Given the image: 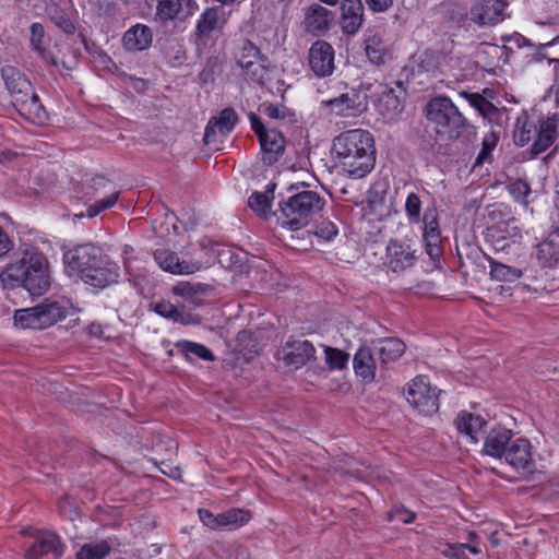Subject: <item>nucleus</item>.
<instances>
[{
    "mask_svg": "<svg viewBox=\"0 0 559 559\" xmlns=\"http://www.w3.org/2000/svg\"><path fill=\"white\" fill-rule=\"evenodd\" d=\"M235 58L248 79L260 84L265 81L266 68L260 49L252 41L239 40Z\"/></svg>",
    "mask_w": 559,
    "mask_h": 559,
    "instance_id": "0eeeda50",
    "label": "nucleus"
},
{
    "mask_svg": "<svg viewBox=\"0 0 559 559\" xmlns=\"http://www.w3.org/2000/svg\"><path fill=\"white\" fill-rule=\"evenodd\" d=\"M49 20L66 34L72 35L75 26L69 15L59 7L53 5L48 10Z\"/></svg>",
    "mask_w": 559,
    "mask_h": 559,
    "instance_id": "09e8293b",
    "label": "nucleus"
},
{
    "mask_svg": "<svg viewBox=\"0 0 559 559\" xmlns=\"http://www.w3.org/2000/svg\"><path fill=\"white\" fill-rule=\"evenodd\" d=\"M13 248L10 237L0 227V258L4 257Z\"/></svg>",
    "mask_w": 559,
    "mask_h": 559,
    "instance_id": "69168bd1",
    "label": "nucleus"
},
{
    "mask_svg": "<svg viewBox=\"0 0 559 559\" xmlns=\"http://www.w3.org/2000/svg\"><path fill=\"white\" fill-rule=\"evenodd\" d=\"M31 31V47L36 52L44 48L45 29L40 23H33L29 27Z\"/></svg>",
    "mask_w": 559,
    "mask_h": 559,
    "instance_id": "5fc2aeb1",
    "label": "nucleus"
},
{
    "mask_svg": "<svg viewBox=\"0 0 559 559\" xmlns=\"http://www.w3.org/2000/svg\"><path fill=\"white\" fill-rule=\"evenodd\" d=\"M171 292L174 295L182 297L193 305H199V287H195L188 282L178 283L171 288Z\"/></svg>",
    "mask_w": 559,
    "mask_h": 559,
    "instance_id": "603ef678",
    "label": "nucleus"
},
{
    "mask_svg": "<svg viewBox=\"0 0 559 559\" xmlns=\"http://www.w3.org/2000/svg\"><path fill=\"white\" fill-rule=\"evenodd\" d=\"M462 97H464L471 106H473L477 111L480 110L481 105L486 102V97L478 93H471L467 91H463L460 93Z\"/></svg>",
    "mask_w": 559,
    "mask_h": 559,
    "instance_id": "052dcab7",
    "label": "nucleus"
},
{
    "mask_svg": "<svg viewBox=\"0 0 559 559\" xmlns=\"http://www.w3.org/2000/svg\"><path fill=\"white\" fill-rule=\"evenodd\" d=\"M200 246L202 249H211L213 253L217 257L219 263H224V255L230 253L229 249H221L216 242L206 237L200 240Z\"/></svg>",
    "mask_w": 559,
    "mask_h": 559,
    "instance_id": "13d9d810",
    "label": "nucleus"
},
{
    "mask_svg": "<svg viewBox=\"0 0 559 559\" xmlns=\"http://www.w3.org/2000/svg\"><path fill=\"white\" fill-rule=\"evenodd\" d=\"M426 117L442 140H457L468 127L465 117L447 96L430 99L426 106Z\"/></svg>",
    "mask_w": 559,
    "mask_h": 559,
    "instance_id": "7ed1b4c3",
    "label": "nucleus"
},
{
    "mask_svg": "<svg viewBox=\"0 0 559 559\" xmlns=\"http://www.w3.org/2000/svg\"><path fill=\"white\" fill-rule=\"evenodd\" d=\"M423 239L426 251L430 258L435 259L440 254L441 235L439 223L433 212H426L423 217Z\"/></svg>",
    "mask_w": 559,
    "mask_h": 559,
    "instance_id": "c756f323",
    "label": "nucleus"
},
{
    "mask_svg": "<svg viewBox=\"0 0 559 559\" xmlns=\"http://www.w3.org/2000/svg\"><path fill=\"white\" fill-rule=\"evenodd\" d=\"M159 471L165 474L166 476L173 478V479H180L181 478V469L177 465H173L170 463L162 462L158 466Z\"/></svg>",
    "mask_w": 559,
    "mask_h": 559,
    "instance_id": "680f3d73",
    "label": "nucleus"
},
{
    "mask_svg": "<svg viewBox=\"0 0 559 559\" xmlns=\"http://www.w3.org/2000/svg\"><path fill=\"white\" fill-rule=\"evenodd\" d=\"M249 120H250L251 128L255 132L258 138H259V134H262L263 132L267 131V129L264 128L260 117L257 114L250 112Z\"/></svg>",
    "mask_w": 559,
    "mask_h": 559,
    "instance_id": "774afa93",
    "label": "nucleus"
},
{
    "mask_svg": "<svg viewBox=\"0 0 559 559\" xmlns=\"http://www.w3.org/2000/svg\"><path fill=\"white\" fill-rule=\"evenodd\" d=\"M325 364L331 370H343L347 367L349 355L342 349L324 346Z\"/></svg>",
    "mask_w": 559,
    "mask_h": 559,
    "instance_id": "49530a36",
    "label": "nucleus"
},
{
    "mask_svg": "<svg viewBox=\"0 0 559 559\" xmlns=\"http://www.w3.org/2000/svg\"><path fill=\"white\" fill-rule=\"evenodd\" d=\"M403 200L404 192L395 189H383L379 186H374L369 190L367 199L370 210H392Z\"/></svg>",
    "mask_w": 559,
    "mask_h": 559,
    "instance_id": "c85d7f7f",
    "label": "nucleus"
},
{
    "mask_svg": "<svg viewBox=\"0 0 559 559\" xmlns=\"http://www.w3.org/2000/svg\"><path fill=\"white\" fill-rule=\"evenodd\" d=\"M506 0H478L471 9V20L480 25H495L503 20Z\"/></svg>",
    "mask_w": 559,
    "mask_h": 559,
    "instance_id": "a211bd4d",
    "label": "nucleus"
},
{
    "mask_svg": "<svg viewBox=\"0 0 559 559\" xmlns=\"http://www.w3.org/2000/svg\"><path fill=\"white\" fill-rule=\"evenodd\" d=\"M333 21L334 13L321 4L312 3L305 9V29L313 36L319 37L329 32Z\"/></svg>",
    "mask_w": 559,
    "mask_h": 559,
    "instance_id": "6ab92c4d",
    "label": "nucleus"
},
{
    "mask_svg": "<svg viewBox=\"0 0 559 559\" xmlns=\"http://www.w3.org/2000/svg\"><path fill=\"white\" fill-rule=\"evenodd\" d=\"M353 365L356 376L362 382L371 383L374 381L377 366L370 348L360 347L354 356Z\"/></svg>",
    "mask_w": 559,
    "mask_h": 559,
    "instance_id": "2f4dec72",
    "label": "nucleus"
},
{
    "mask_svg": "<svg viewBox=\"0 0 559 559\" xmlns=\"http://www.w3.org/2000/svg\"><path fill=\"white\" fill-rule=\"evenodd\" d=\"M182 9V0H157L156 17L167 23L178 17Z\"/></svg>",
    "mask_w": 559,
    "mask_h": 559,
    "instance_id": "c03bdc74",
    "label": "nucleus"
},
{
    "mask_svg": "<svg viewBox=\"0 0 559 559\" xmlns=\"http://www.w3.org/2000/svg\"><path fill=\"white\" fill-rule=\"evenodd\" d=\"M67 316V308L58 301L45 300L34 307L15 310L14 324L22 329L43 330Z\"/></svg>",
    "mask_w": 559,
    "mask_h": 559,
    "instance_id": "20e7f679",
    "label": "nucleus"
},
{
    "mask_svg": "<svg viewBox=\"0 0 559 559\" xmlns=\"http://www.w3.org/2000/svg\"><path fill=\"white\" fill-rule=\"evenodd\" d=\"M92 181L95 203L90 207V210H108L116 205L120 191L114 189L110 190L108 194H106L105 190L110 188L112 185L104 177L97 176L93 178Z\"/></svg>",
    "mask_w": 559,
    "mask_h": 559,
    "instance_id": "7c9ffc66",
    "label": "nucleus"
},
{
    "mask_svg": "<svg viewBox=\"0 0 559 559\" xmlns=\"http://www.w3.org/2000/svg\"><path fill=\"white\" fill-rule=\"evenodd\" d=\"M365 51L370 60L374 64H383L389 58V50L383 38L378 34H369L365 39Z\"/></svg>",
    "mask_w": 559,
    "mask_h": 559,
    "instance_id": "e433bc0d",
    "label": "nucleus"
},
{
    "mask_svg": "<svg viewBox=\"0 0 559 559\" xmlns=\"http://www.w3.org/2000/svg\"><path fill=\"white\" fill-rule=\"evenodd\" d=\"M503 457L508 464L524 475L533 474L536 469L532 444L525 438L511 439Z\"/></svg>",
    "mask_w": 559,
    "mask_h": 559,
    "instance_id": "4468645a",
    "label": "nucleus"
},
{
    "mask_svg": "<svg viewBox=\"0 0 559 559\" xmlns=\"http://www.w3.org/2000/svg\"><path fill=\"white\" fill-rule=\"evenodd\" d=\"M199 516L202 523L212 530H235L247 524L251 519L249 511L237 508L218 514L200 509Z\"/></svg>",
    "mask_w": 559,
    "mask_h": 559,
    "instance_id": "f8f14e48",
    "label": "nucleus"
},
{
    "mask_svg": "<svg viewBox=\"0 0 559 559\" xmlns=\"http://www.w3.org/2000/svg\"><path fill=\"white\" fill-rule=\"evenodd\" d=\"M369 9L373 12H384L393 3V0H365Z\"/></svg>",
    "mask_w": 559,
    "mask_h": 559,
    "instance_id": "0e129e2a",
    "label": "nucleus"
},
{
    "mask_svg": "<svg viewBox=\"0 0 559 559\" xmlns=\"http://www.w3.org/2000/svg\"><path fill=\"white\" fill-rule=\"evenodd\" d=\"M364 22V5L361 0H342L341 28L347 35L356 34Z\"/></svg>",
    "mask_w": 559,
    "mask_h": 559,
    "instance_id": "412c9836",
    "label": "nucleus"
},
{
    "mask_svg": "<svg viewBox=\"0 0 559 559\" xmlns=\"http://www.w3.org/2000/svg\"><path fill=\"white\" fill-rule=\"evenodd\" d=\"M511 439V430L503 427L492 428L485 438L483 453L496 459H502Z\"/></svg>",
    "mask_w": 559,
    "mask_h": 559,
    "instance_id": "a878e982",
    "label": "nucleus"
},
{
    "mask_svg": "<svg viewBox=\"0 0 559 559\" xmlns=\"http://www.w3.org/2000/svg\"><path fill=\"white\" fill-rule=\"evenodd\" d=\"M264 114L272 119H284L285 110L276 105L270 104L264 108Z\"/></svg>",
    "mask_w": 559,
    "mask_h": 559,
    "instance_id": "338daca9",
    "label": "nucleus"
},
{
    "mask_svg": "<svg viewBox=\"0 0 559 559\" xmlns=\"http://www.w3.org/2000/svg\"><path fill=\"white\" fill-rule=\"evenodd\" d=\"M396 86L400 90V94H405L401 82H396ZM374 106L383 119L393 120L403 111V99L401 95L396 94L395 88L379 84L376 92Z\"/></svg>",
    "mask_w": 559,
    "mask_h": 559,
    "instance_id": "2eb2a0df",
    "label": "nucleus"
},
{
    "mask_svg": "<svg viewBox=\"0 0 559 559\" xmlns=\"http://www.w3.org/2000/svg\"><path fill=\"white\" fill-rule=\"evenodd\" d=\"M511 194L513 198L523 206L527 205L525 200L526 195L530 193L531 189L528 185L523 180H518L513 182L510 187Z\"/></svg>",
    "mask_w": 559,
    "mask_h": 559,
    "instance_id": "6e6d98bb",
    "label": "nucleus"
},
{
    "mask_svg": "<svg viewBox=\"0 0 559 559\" xmlns=\"http://www.w3.org/2000/svg\"><path fill=\"white\" fill-rule=\"evenodd\" d=\"M314 354L316 348L311 342L289 338L278 349L277 359L282 360L287 367L299 369L313 358Z\"/></svg>",
    "mask_w": 559,
    "mask_h": 559,
    "instance_id": "ddd939ff",
    "label": "nucleus"
},
{
    "mask_svg": "<svg viewBox=\"0 0 559 559\" xmlns=\"http://www.w3.org/2000/svg\"><path fill=\"white\" fill-rule=\"evenodd\" d=\"M536 140L530 148V157L535 158L546 152L555 142L557 136V120L548 118L539 122Z\"/></svg>",
    "mask_w": 559,
    "mask_h": 559,
    "instance_id": "bb28decb",
    "label": "nucleus"
},
{
    "mask_svg": "<svg viewBox=\"0 0 559 559\" xmlns=\"http://www.w3.org/2000/svg\"><path fill=\"white\" fill-rule=\"evenodd\" d=\"M312 212H259L261 218L265 221L275 219L281 227L297 231L308 226Z\"/></svg>",
    "mask_w": 559,
    "mask_h": 559,
    "instance_id": "393cba45",
    "label": "nucleus"
},
{
    "mask_svg": "<svg viewBox=\"0 0 559 559\" xmlns=\"http://www.w3.org/2000/svg\"><path fill=\"white\" fill-rule=\"evenodd\" d=\"M439 393L438 388L432 386L426 376L415 377L405 389L407 402L419 413L427 416L438 412Z\"/></svg>",
    "mask_w": 559,
    "mask_h": 559,
    "instance_id": "39448f33",
    "label": "nucleus"
},
{
    "mask_svg": "<svg viewBox=\"0 0 559 559\" xmlns=\"http://www.w3.org/2000/svg\"><path fill=\"white\" fill-rule=\"evenodd\" d=\"M499 142V135L496 132H488L484 135L481 141V150L478 153L474 167L491 160V153Z\"/></svg>",
    "mask_w": 559,
    "mask_h": 559,
    "instance_id": "8fccbe9b",
    "label": "nucleus"
},
{
    "mask_svg": "<svg viewBox=\"0 0 559 559\" xmlns=\"http://www.w3.org/2000/svg\"><path fill=\"white\" fill-rule=\"evenodd\" d=\"M335 50L322 39L316 40L308 51V66L318 78H326L335 70Z\"/></svg>",
    "mask_w": 559,
    "mask_h": 559,
    "instance_id": "9b49d317",
    "label": "nucleus"
},
{
    "mask_svg": "<svg viewBox=\"0 0 559 559\" xmlns=\"http://www.w3.org/2000/svg\"><path fill=\"white\" fill-rule=\"evenodd\" d=\"M154 259L164 271L173 274H193L201 269L200 262L180 260L176 252L168 249L156 250Z\"/></svg>",
    "mask_w": 559,
    "mask_h": 559,
    "instance_id": "aec40b11",
    "label": "nucleus"
},
{
    "mask_svg": "<svg viewBox=\"0 0 559 559\" xmlns=\"http://www.w3.org/2000/svg\"><path fill=\"white\" fill-rule=\"evenodd\" d=\"M405 210H420L421 201L418 194L409 192L404 193Z\"/></svg>",
    "mask_w": 559,
    "mask_h": 559,
    "instance_id": "e2e57ef3",
    "label": "nucleus"
},
{
    "mask_svg": "<svg viewBox=\"0 0 559 559\" xmlns=\"http://www.w3.org/2000/svg\"><path fill=\"white\" fill-rule=\"evenodd\" d=\"M377 353L383 365L397 360L405 352V344L394 337L380 340L377 343Z\"/></svg>",
    "mask_w": 559,
    "mask_h": 559,
    "instance_id": "c9c22d12",
    "label": "nucleus"
},
{
    "mask_svg": "<svg viewBox=\"0 0 559 559\" xmlns=\"http://www.w3.org/2000/svg\"><path fill=\"white\" fill-rule=\"evenodd\" d=\"M151 309L158 316L173 320L181 324H188L190 322V314L180 311L170 301L159 300L150 305Z\"/></svg>",
    "mask_w": 559,
    "mask_h": 559,
    "instance_id": "a19ab883",
    "label": "nucleus"
},
{
    "mask_svg": "<svg viewBox=\"0 0 559 559\" xmlns=\"http://www.w3.org/2000/svg\"><path fill=\"white\" fill-rule=\"evenodd\" d=\"M418 259L417 250L405 241L391 239L385 249L384 265L393 273L402 274L412 269Z\"/></svg>",
    "mask_w": 559,
    "mask_h": 559,
    "instance_id": "1a4fd4ad",
    "label": "nucleus"
},
{
    "mask_svg": "<svg viewBox=\"0 0 559 559\" xmlns=\"http://www.w3.org/2000/svg\"><path fill=\"white\" fill-rule=\"evenodd\" d=\"M275 187V183H270L264 192H253L248 199L250 210H269L274 199Z\"/></svg>",
    "mask_w": 559,
    "mask_h": 559,
    "instance_id": "a18cd8bd",
    "label": "nucleus"
},
{
    "mask_svg": "<svg viewBox=\"0 0 559 559\" xmlns=\"http://www.w3.org/2000/svg\"><path fill=\"white\" fill-rule=\"evenodd\" d=\"M52 555L55 558L62 556L63 545L55 533H44L27 549L25 559H41L44 556Z\"/></svg>",
    "mask_w": 559,
    "mask_h": 559,
    "instance_id": "4be33fe9",
    "label": "nucleus"
},
{
    "mask_svg": "<svg viewBox=\"0 0 559 559\" xmlns=\"http://www.w3.org/2000/svg\"><path fill=\"white\" fill-rule=\"evenodd\" d=\"M370 86L364 88L361 85L358 90H350L338 97L323 102L331 112L342 117H356L364 112L368 106L367 91Z\"/></svg>",
    "mask_w": 559,
    "mask_h": 559,
    "instance_id": "6e6552de",
    "label": "nucleus"
},
{
    "mask_svg": "<svg viewBox=\"0 0 559 559\" xmlns=\"http://www.w3.org/2000/svg\"><path fill=\"white\" fill-rule=\"evenodd\" d=\"M4 274L7 281L31 295H43L50 286L48 260L34 247L20 249L19 258L7 265Z\"/></svg>",
    "mask_w": 559,
    "mask_h": 559,
    "instance_id": "f03ea898",
    "label": "nucleus"
},
{
    "mask_svg": "<svg viewBox=\"0 0 559 559\" xmlns=\"http://www.w3.org/2000/svg\"><path fill=\"white\" fill-rule=\"evenodd\" d=\"M467 551L477 556L481 552V549L476 544L448 543L441 550L442 555L450 559H468Z\"/></svg>",
    "mask_w": 559,
    "mask_h": 559,
    "instance_id": "37998d69",
    "label": "nucleus"
},
{
    "mask_svg": "<svg viewBox=\"0 0 559 559\" xmlns=\"http://www.w3.org/2000/svg\"><path fill=\"white\" fill-rule=\"evenodd\" d=\"M238 121L237 112L233 108L223 109L217 117H213L207 122L204 132V142L206 144L215 141L216 133L225 136L229 134Z\"/></svg>",
    "mask_w": 559,
    "mask_h": 559,
    "instance_id": "5701e85b",
    "label": "nucleus"
},
{
    "mask_svg": "<svg viewBox=\"0 0 559 559\" xmlns=\"http://www.w3.org/2000/svg\"><path fill=\"white\" fill-rule=\"evenodd\" d=\"M332 154L344 173L353 178H362L376 164V147L372 134L362 129L342 132L333 139Z\"/></svg>",
    "mask_w": 559,
    "mask_h": 559,
    "instance_id": "f257e3e1",
    "label": "nucleus"
},
{
    "mask_svg": "<svg viewBox=\"0 0 559 559\" xmlns=\"http://www.w3.org/2000/svg\"><path fill=\"white\" fill-rule=\"evenodd\" d=\"M11 98L12 105L24 119L33 123H43L47 119V111L38 95L34 92L31 82H28L27 90L22 87L21 92H17Z\"/></svg>",
    "mask_w": 559,
    "mask_h": 559,
    "instance_id": "9d476101",
    "label": "nucleus"
},
{
    "mask_svg": "<svg viewBox=\"0 0 559 559\" xmlns=\"http://www.w3.org/2000/svg\"><path fill=\"white\" fill-rule=\"evenodd\" d=\"M110 552L106 540L87 543L76 552V559H104Z\"/></svg>",
    "mask_w": 559,
    "mask_h": 559,
    "instance_id": "79ce46f5",
    "label": "nucleus"
},
{
    "mask_svg": "<svg viewBox=\"0 0 559 559\" xmlns=\"http://www.w3.org/2000/svg\"><path fill=\"white\" fill-rule=\"evenodd\" d=\"M97 260L85 272V276L82 278L84 283L94 287H106L116 283L119 277L118 265L102 253L97 257Z\"/></svg>",
    "mask_w": 559,
    "mask_h": 559,
    "instance_id": "f3484780",
    "label": "nucleus"
},
{
    "mask_svg": "<svg viewBox=\"0 0 559 559\" xmlns=\"http://www.w3.org/2000/svg\"><path fill=\"white\" fill-rule=\"evenodd\" d=\"M537 259L544 266L559 264V233L550 234L537 246Z\"/></svg>",
    "mask_w": 559,
    "mask_h": 559,
    "instance_id": "72a5a7b5",
    "label": "nucleus"
},
{
    "mask_svg": "<svg viewBox=\"0 0 559 559\" xmlns=\"http://www.w3.org/2000/svg\"><path fill=\"white\" fill-rule=\"evenodd\" d=\"M484 118L488 119L490 122L498 121L501 116L499 108H497L491 102L486 99V102L481 105L480 110L478 111Z\"/></svg>",
    "mask_w": 559,
    "mask_h": 559,
    "instance_id": "bf43d9fd",
    "label": "nucleus"
},
{
    "mask_svg": "<svg viewBox=\"0 0 559 559\" xmlns=\"http://www.w3.org/2000/svg\"><path fill=\"white\" fill-rule=\"evenodd\" d=\"M383 230V226L381 225V219L378 218L376 223L374 219L368 215H362L359 226V231L365 235V239L367 241L376 242L381 236Z\"/></svg>",
    "mask_w": 559,
    "mask_h": 559,
    "instance_id": "3c124183",
    "label": "nucleus"
},
{
    "mask_svg": "<svg viewBox=\"0 0 559 559\" xmlns=\"http://www.w3.org/2000/svg\"><path fill=\"white\" fill-rule=\"evenodd\" d=\"M457 430L464 433L472 443H477L479 436L486 426V421L480 416H474L471 413L462 412L454 421Z\"/></svg>",
    "mask_w": 559,
    "mask_h": 559,
    "instance_id": "473e14b6",
    "label": "nucleus"
},
{
    "mask_svg": "<svg viewBox=\"0 0 559 559\" xmlns=\"http://www.w3.org/2000/svg\"><path fill=\"white\" fill-rule=\"evenodd\" d=\"M177 349L190 361L199 358L205 361L214 360L212 352L203 344L191 341H179L176 344Z\"/></svg>",
    "mask_w": 559,
    "mask_h": 559,
    "instance_id": "ea45409f",
    "label": "nucleus"
},
{
    "mask_svg": "<svg viewBox=\"0 0 559 559\" xmlns=\"http://www.w3.org/2000/svg\"><path fill=\"white\" fill-rule=\"evenodd\" d=\"M324 204V200L311 190H302L289 197L287 201L290 210H323Z\"/></svg>",
    "mask_w": 559,
    "mask_h": 559,
    "instance_id": "f704fd0d",
    "label": "nucleus"
},
{
    "mask_svg": "<svg viewBox=\"0 0 559 559\" xmlns=\"http://www.w3.org/2000/svg\"><path fill=\"white\" fill-rule=\"evenodd\" d=\"M416 518V514L406 509L403 506L395 507L390 513H389V520H397L404 524L412 523Z\"/></svg>",
    "mask_w": 559,
    "mask_h": 559,
    "instance_id": "4d7b16f0",
    "label": "nucleus"
},
{
    "mask_svg": "<svg viewBox=\"0 0 559 559\" xmlns=\"http://www.w3.org/2000/svg\"><path fill=\"white\" fill-rule=\"evenodd\" d=\"M338 230L336 228V226L334 225V223L332 222H329V221H322L316 228V230L313 231V234L324 240V241H330L332 240L336 235H337Z\"/></svg>",
    "mask_w": 559,
    "mask_h": 559,
    "instance_id": "864d4df0",
    "label": "nucleus"
},
{
    "mask_svg": "<svg viewBox=\"0 0 559 559\" xmlns=\"http://www.w3.org/2000/svg\"><path fill=\"white\" fill-rule=\"evenodd\" d=\"M1 76L11 96L21 92L22 87L27 90L28 82H31L24 74L12 66H4L1 69Z\"/></svg>",
    "mask_w": 559,
    "mask_h": 559,
    "instance_id": "58836bf2",
    "label": "nucleus"
},
{
    "mask_svg": "<svg viewBox=\"0 0 559 559\" xmlns=\"http://www.w3.org/2000/svg\"><path fill=\"white\" fill-rule=\"evenodd\" d=\"M99 254V249L93 245H80L64 252L63 262L70 272L75 273L83 278L92 263H96L98 261L97 257Z\"/></svg>",
    "mask_w": 559,
    "mask_h": 559,
    "instance_id": "dca6fc26",
    "label": "nucleus"
},
{
    "mask_svg": "<svg viewBox=\"0 0 559 559\" xmlns=\"http://www.w3.org/2000/svg\"><path fill=\"white\" fill-rule=\"evenodd\" d=\"M230 14L231 11L222 5L205 8L195 24L194 36L197 43L206 45L212 39L213 34H223Z\"/></svg>",
    "mask_w": 559,
    "mask_h": 559,
    "instance_id": "423d86ee",
    "label": "nucleus"
},
{
    "mask_svg": "<svg viewBox=\"0 0 559 559\" xmlns=\"http://www.w3.org/2000/svg\"><path fill=\"white\" fill-rule=\"evenodd\" d=\"M490 275L497 281L513 282L522 276V271L503 263L491 262Z\"/></svg>",
    "mask_w": 559,
    "mask_h": 559,
    "instance_id": "de8ad7c7",
    "label": "nucleus"
},
{
    "mask_svg": "<svg viewBox=\"0 0 559 559\" xmlns=\"http://www.w3.org/2000/svg\"><path fill=\"white\" fill-rule=\"evenodd\" d=\"M153 41L152 29L144 24H136L129 28L123 37L122 44L128 51H143L151 47Z\"/></svg>",
    "mask_w": 559,
    "mask_h": 559,
    "instance_id": "cd10ccee",
    "label": "nucleus"
},
{
    "mask_svg": "<svg viewBox=\"0 0 559 559\" xmlns=\"http://www.w3.org/2000/svg\"><path fill=\"white\" fill-rule=\"evenodd\" d=\"M538 127L528 119L526 114L516 118L513 130V141L518 146L526 145L536 134Z\"/></svg>",
    "mask_w": 559,
    "mask_h": 559,
    "instance_id": "4c0bfd02",
    "label": "nucleus"
},
{
    "mask_svg": "<svg viewBox=\"0 0 559 559\" xmlns=\"http://www.w3.org/2000/svg\"><path fill=\"white\" fill-rule=\"evenodd\" d=\"M259 142L263 154V163L272 165L277 162L285 150V139L281 132L276 130H267L259 134Z\"/></svg>",
    "mask_w": 559,
    "mask_h": 559,
    "instance_id": "b1692460",
    "label": "nucleus"
}]
</instances>
